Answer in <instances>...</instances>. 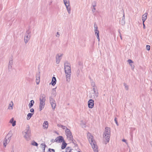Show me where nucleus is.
<instances>
[{"instance_id":"58","label":"nucleus","mask_w":152,"mask_h":152,"mask_svg":"<svg viewBox=\"0 0 152 152\" xmlns=\"http://www.w3.org/2000/svg\"><path fill=\"white\" fill-rule=\"evenodd\" d=\"M77 152H80V151H78Z\"/></svg>"},{"instance_id":"24","label":"nucleus","mask_w":152,"mask_h":152,"mask_svg":"<svg viewBox=\"0 0 152 152\" xmlns=\"http://www.w3.org/2000/svg\"><path fill=\"white\" fill-rule=\"evenodd\" d=\"M69 140L72 141V142L73 143L75 146H77V144H76V142L75 140L74 139L73 137H72V138H69Z\"/></svg>"},{"instance_id":"54","label":"nucleus","mask_w":152,"mask_h":152,"mask_svg":"<svg viewBox=\"0 0 152 152\" xmlns=\"http://www.w3.org/2000/svg\"><path fill=\"white\" fill-rule=\"evenodd\" d=\"M61 126H63L62 125H61V124H58V126L59 127H61Z\"/></svg>"},{"instance_id":"40","label":"nucleus","mask_w":152,"mask_h":152,"mask_svg":"<svg viewBox=\"0 0 152 152\" xmlns=\"http://www.w3.org/2000/svg\"><path fill=\"white\" fill-rule=\"evenodd\" d=\"M12 60L10 61L9 63V65L12 66Z\"/></svg>"},{"instance_id":"6","label":"nucleus","mask_w":152,"mask_h":152,"mask_svg":"<svg viewBox=\"0 0 152 152\" xmlns=\"http://www.w3.org/2000/svg\"><path fill=\"white\" fill-rule=\"evenodd\" d=\"M31 33V31L29 30H28L26 31V33L24 37V41L26 44L27 43L28 41L29 40L30 36L29 34Z\"/></svg>"},{"instance_id":"53","label":"nucleus","mask_w":152,"mask_h":152,"mask_svg":"<svg viewBox=\"0 0 152 152\" xmlns=\"http://www.w3.org/2000/svg\"><path fill=\"white\" fill-rule=\"evenodd\" d=\"M143 24V28L144 29H145V24L144 23H143V24Z\"/></svg>"},{"instance_id":"33","label":"nucleus","mask_w":152,"mask_h":152,"mask_svg":"<svg viewBox=\"0 0 152 152\" xmlns=\"http://www.w3.org/2000/svg\"><path fill=\"white\" fill-rule=\"evenodd\" d=\"M48 151L50 152H55V150L53 149L49 148L48 149Z\"/></svg>"},{"instance_id":"12","label":"nucleus","mask_w":152,"mask_h":152,"mask_svg":"<svg viewBox=\"0 0 152 152\" xmlns=\"http://www.w3.org/2000/svg\"><path fill=\"white\" fill-rule=\"evenodd\" d=\"M40 76V72L39 71L38 73L36 75V82L37 85H38L39 83Z\"/></svg>"},{"instance_id":"18","label":"nucleus","mask_w":152,"mask_h":152,"mask_svg":"<svg viewBox=\"0 0 152 152\" xmlns=\"http://www.w3.org/2000/svg\"><path fill=\"white\" fill-rule=\"evenodd\" d=\"M10 122L12 124V126H14L16 125V121H14L13 118H12L10 120Z\"/></svg>"},{"instance_id":"34","label":"nucleus","mask_w":152,"mask_h":152,"mask_svg":"<svg viewBox=\"0 0 152 152\" xmlns=\"http://www.w3.org/2000/svg\"><path fill=\"white\" fill-rule=\"evenodd\" d=\"M146 49L147 50H149L150 49V46L149 45H147L146 46Z\"/></svg>"},{"instance_id":"59","label":"nucleus","mask_w":152,"mask_h":152,"mask_svg":"<svg viewBox=\"0 0 152 152\" xmlns=\"http://www.w3.org/2000/svg\"><path fill=\"white\" fill-rule=\"evenodd\" d=\"M53 140H54L53 139H52V141H53Z\"/></svg>"},{"instance_id":"22","label":"nucleus","mask_w":152,"mask_h":152,"mask_svg":"<svg viewBox=\"0 0 152 152\" xmlns=\"http://www.w3.org/2000/svg\"><path fill=\"white\" fill-rule=\"evenodd\" d=\"M63 1L64 4L65 5L66 8H67V7H69L70 6L69 2V1H67L66 0H64Z\"/></svg>"},{"instance_id":"55","label":"nucleus","mask_w":152,"mask_h":152,"mask_svg":"<svg viewBox=\"0 0 152 152\" xmlns=\"http://www.w3.org/2000/svg\"><path fill=\"white\" fill-rule=\"evenodd\" d=\"M150 144L151 145V146H152V142H150Z\"/></svg>"},{"instance_id":"37","label":"nucleus","mask_w":152,"mask_h":152,"mask_svg":"<svg viewBox=\"0 0 152 152\" xmlns=\"http://www.w3.org/2000/svg\"><path fill=\"white\" fill-rule=\"evenodd\" d=\"M114 121H115L116 123V124L117 125V126H118V121H117V118H114Z\"/></svg>"},{"instance_id":"15","label":"nucleus","mask_w":152,"mask_h":152,"mask_svg":"<svg viewBox=\"0 0 152 152\" xmlns=\"http://www.w3.org/2000/svg\"><path fill=\"white\" fill-rule=\"evenodd\" d=\"M62 56V55L61 54L60 55H59L58 54H57L56 58V63L57 64H59L60 62V58Z\"/></svg>"},{"instance_id":"21","label":"nucleus","mask_w":152,"mask_h":152,"mask_svg":"<svg viewBox=\"0 0 152 152\" xmlns=\"http://www.w3.org/2000/svg\"><path fill=\"white\" fill-rule=\"evenodd\" d=\"M34 103V102L33 100H32L30 101V103L28 104V106L30 108H31L33 106Z\"/></svg>"},{"instance_id":"44","label":"nucleus","mask_w":152,"mask_h":152,"mask_svg":"<svg viewBox=\"0 0 152 152\" xmlns=\"http://www.w3.org/2000/svg\"><path fill=\"white\" fill-rule=\"evenodd\" d=\"M91 86H92L94 87H94L95 86V83L93 82H92L91 83Z\"/></svg>"},{"instance_id":"14","label":"nucleus","mask_w":152,"mask_h":152,"mask_svg":"<svg viewBox=\"0 0 152 152\" xmlns=\"http://www.w3.org/2000/svg\"><path fill=\"white\" fill-rule=\"evenodd\" d=\"M96 2L95 1L93 2L92 3V6L93 7V8L92 9V11L93 13H94L96 10L95 7L96 6Z\"/></svg>"},{"instance_id":"20","label":"nucleus","mask_w":152,"mask_h":152,"mask_svg":"<svg viewBox=\"0 0 152 152\" xmlns=\"http://www.w3.org/2000/svg\"><path fill=\"white\" fill-rule=\"evenodd\" d=\"M48 121H45L44 122L43 124V126L45 128L47 129L48 127Z\"/></svg>"},{"instance_id":"23","label":"nucleus","mask_w":152,"mask_h":152,"mask_svg":"<svg viewBox=\"0 0 152 152\" xmlns=\"http://www.w3.org/2000/svg\"><path fill=\"white\" fill-rule=\"evenodd\" d=\"M33 115V113H29L27 115V119L29 120Z\"/></svg>"},{"instance_id":"16","label":"nucleus","mask_w":152,"mask_h":152,"mask_svg":"<svg viewBox=\"0 0 152 152\" xmlns=\"http://www.w3.org/2000/svg\"><path fill=\"white\" fill-rule=\"evenodd\" d=\"M121 24L122 25L124 26L125 25V15L124 13L122 17V18L121 21Z\"/></svg>"},{"instance_id":"1","label":"nucleus","mask_w":152,"mask_h":152,"mask_svg":"<svg viewBox=\"0 0 152 152\" xmlns=\"http://www.w3.org/2000/svg\"><path fill=\"white\" fill-rule=\"evenodd\" d=\"M110 129L109 127H106L105 128V131L104 132L103 135V137L105 139L107 142L105 143V144H106L107 142H108L110 140Z\"/></svg>"},{"instance_id":"51","label":"nucleus","mask_w":152,"mask_h":152,"mask_svg":"<svg viewBox=\"0 0 152 152\" xmlns=\"http://www.w3.org/2000/svg\"><path fill=\"white\" fill-rule=\"evenodd\" d=\"M142 24L144 23V22L146 20H145L144 19H142Z\"/></svg>"},{"instance_id":"60","label":"nucleus","mask_w":152,"mask_h":152,"mask_svg":"<svg viewBox=\"0 0 152 152\" xmlns=\"http://www.w3.org/2000/svg\"><path fill=\"white\" fill-rule=\"evenodd\" d=\"M70 152H72L70 151Z\"/></svg>"},{"instance_id":"27","label":"nucleus","mask_w":152,"mask_h":152,"mask_svg":"<svg viewBox=\"0 0 152 152\" xmlns=\"http://www.w3.org/2000/svg\"><path fill=\"white\" fill-rule=\"evenodd\" d=\"M148 15V13H145L142 16V19H144L146 20L147 18V16Z\"/></svg>"},{"instance_id":"17","label":"nucleus","mask_w":152,"mask_h":152,"mask_svg":"<svg viewBox=\"0 0 152 152\" xmlns=\"http://www.w3.org/2000/svg\"><path fill=\"white\" fill-rule=\"evenodd\" d=\"M62 142V143L61 146V149H64L66 148L67 144L65 142V140Z\"/></svg>"},{"instance_id":"47","label":"nucleus","mask_w":152,"mask_h":152,"mask_svg":"<svg viewBox=\"0 0 152 152\" xmlns=\"http://www.w3.org/2000/svg\"><path fill=\"white\" fill-rule=\"evenodd\" d=\"M12 66H10V65H9V66H8V69L9 70H10V69H11V68H12Z\"/></svg>"},{"instance_id":"29","label":"nucleus","mask_w":152,"mask_h":152,"mask_svg":"<svg viewBox=\"0 0 152 152\" xmlns=\"http://www.w3.org/2000/svg\"><path fill=\"white\" fill-rule=\"evenodd\" d=\"M31 144L33 146H37L38 145V144L34 141H32Z\"/></svg>"},{"instance_id":"11","label":"nucleus","mask_w":152,"mask_h":152,"mask_svg":"<svg viewBox=\"0 0 152 152\" xmlns=\"http://www.w3.org/2000/svg\"><path fill=\"white\" fill-rule=\"evenodd\" d=\"M64 140V138L62 136H59L57 137L55 139L54 141L56 142H62Z\"/></svg>"},{"instance_id":"26","label":"nucleus","mask_w":152,"mask_h":152,"mask_svg":"<svg viewBox=\"0 0 152 152\" xmlns=\"http://www.w3.org/2000/svg\"><path fill=\"white\" fill-rule=\"evenodd\" d=\"M41 145H42V146H43V147H42V152H45V149L46 146V145L44 143H42Z\"/></svg>"},{"instance_id":"56","label":"nucleus","mask_w":152,"mask_h":152,"mask_svg":"<svg viewBox=\"0 0 152 152\" xmlns=\"http://www.w3.org/2000/svg\"><path fill=\"white\" fill-rule=\"evenodd\" d=\"M83 127H86V126L85 124H84L83 126Z\"/></svg>"},{"instance_id":"48","label":"nucleus","mask_w":152,"mask_h":152,"mask_svg":"<svg viewBox=\"0 0 152 152\" xmlns=\"http://www.w3.org/2000/svg\"><path fill=\"white\" fill-rule=\"evenodd\" d=\"M69 64V63L68 61H66L65 63L64 64V65L65 64L66 65H69L68 64Z\"/></svg>"},{"instance_id":"61","label":"nucleus","mask_w":152,"mask_h":152,"mask_svg":"<svg viewBox=\"0 0 152 152\" xmlns=\"http://www.w3.org/2000/svg\"><path fill=\"white\" fill-rule=\"evenodd\" d=\"M62 152H64V151H62Z\"/></svg>"},{"instance_id":"43","label":"nucleus","mask_w":152,"mask_h":152,"mask_svg":"<svg viewBox=\"0 0 152 152\" xmlns=\"http://www.w3.org/2000/svg\"><path fill=\"white\" fill-rule=\"evenodd\" d=\"M30 112L31 113H33L34 114V109L33 108H31L30 109Z\"/></svg>"},{"instance_id":"7","label":"nucleus","mask_w":152,"mask_h":152,"mask_svg":"<svg viewBox=\"0 0 152 152\" xmlns=\"http://www.w3.org/2000/svg\"><path fill=\"white\" fill-rule=\"evenodd\" d=\"M49 100L52 109L54 110L56 106L55 101L51 97H50Z\"/></svg>"},{"instance_id":"9","label":"nucleus","mask_w":152,"mask_h":152,"mask_svg":"<svg viewBox=\"0 0 152 152\" xmlns=\"http://www.w3.org/2000/svg\"><path fill=\"white\" fill-rule=\"evenodd\" d=\"M65 132L66 134L67 137L68 138L69 137V138H72L73 136L72 134V132L70 131V130L67 128L65 129Z\"/></svg>"},{"instance_id":"36","label":"nucleus","mask_w":152,"mask_h":152,"mask_svg":"<svg viewBox=\"0 0 152 152\" xmlns=\"http://www.w3.org/2000/svg\"><path fill=\"white\" fill-rule=\"evenodd\" d=\"M95 34L96 36H99V30L97 31H95Z\"/></svg>"},{"instance_id":"5","label":"nucleus","mask_w":152,"mask_h":152,"mask_svg":"<svg viewBox=\"0 0 152 152\" xmlns=\"http://www.w3.org/2000/svg\"><path fill=\"white\" fill-rule=\"evenodd\" d=\"M46 101L45 96L43 94H41L40 96L39 101L40 105L42 106V104L45 105Z\"/></svg>"},{"instance_id":"13","label":"nucleus","mask_w":152,"mask_h":152,"mask_svg":"<svg viewBox=\"0 0 152 152\" xmlns=\"http://www.w3.org/2000/svg\"><path fill=\"white\" fill-rule=\"evenodd\" d=\"M56 78L54 77H53L52 78L51 83L50 84H51L52 86H54L56 84Z\"/></svg>"},{"instance_id":"46","label":"nucleus","mask_w":152,"mask_h":152,"mask_svg":"<svg viewBox=\"0 0 152 152\" xmlns=\"http://www.w3.org/2000/svg\"><path fill=\"white\" fill-rule=\"evenodd\" d=\"M59 34L58 32H57L56 33V37H59Z\"/></svg>"},{"instance_id":"3","label":"nucleus","mask_w":152,"mask_h":152,"mask_svg":"<svg viewBox=\"0 0 152 152\" xmlns=\"http://www.w3.org/2000/svg\"><path fill=\"white\" fill-rule=\"evenodd\" d=\"M24 132L25 134L24 136V137L27 140H28L30 139V137L31 136V131L29 126L28 125L26 127Z\"/></svg>"},{"instance_id":"30","label":"nucleus","mask_w":152,"mask_h":152,"mask_svg":"<svg viewBox=\"0 0 152 152\" xmlns=\"http://www.w3.org/2000/svg\"><path fill=\"white\" fill-rule=\"evenodd\" d=\"M43 105L42 106L41 105H40V104H39V110L40 111H41L44 108L45 105Z\"/></svg>"},{"instance_id":"39","label":"nucleus","mask_w":152,"mask_h":152,"mask_svg":"<svg viewBox=\"0 0 152 152\" xmlns=\"http://www.w3.org/2000/svg\"><path fill=\"white\" fill-rule=\"evenodd\" d=\"M124 86H125V89L126 90H127L128 89V86L125 83H124Z\"/></svg>"},{"instance_id":"8","label":"nucleus","mask_w":152,"mask_h":152,"mask_svg":"<svg viewBox=\"0 0 152 152\" xmlns=\"http://www.w3.org/2000/svg\"><path fill=\"white\" fill-rule=\"evenodd\" d=\"M64 71L66 74L71 73V69L70 66L69 65L64 64Z\"/></svg>"},{"instance_id":"41","label":"nucleus","mask_w":152,"mask_h":152,"mask_svg":"<svg viewBox=\"0 0 152 152\" xmlns=\"http://www.w3.org/2000/svg\"><path fill=\"white\" fill-rule=\"evenodd\" d=\"M12 102V104H9V108H10V107H11V109H12V106L13 105V103Z\"/></svg>"},{"instance_id":"2","label":"nucleus","mask_w":152,"mask_h":152,"mask_svg":"<svg viewBox=\"0 0 152 152\" xmlns=\"http://www.w3.org/2000/svg\"><path fill=\"white\" fill-rule=\"evenodd\" d=\"M89 141L92 146L94 152H98L97 146L94 140L93 139L92 136H91L89 137Z\"/></svg>"},{"instance_id":"38","label":"nucleus","mask_w":152,"mask_h":152,"mask_svg":"<svg viewBox=\"0 0 152 152\" xmlns=\"http://www.w3.org/2000/svg\"><path fill=\"white\" fill-rule=\"evenodd\" d=\"M65 150H67L68 151L70 150V151H71L72 150V148L71 147H68L66 148Z\"/></svg>"},{"instance_id":"25","label":"nucleus","mask_w":152,"mask_h":152,"mask_svg":"<svg viewBox=\"0 0 152 152\" xmlns=\"http://www.w3.org/2000/svg\"><path fill=\"white\" fill-rule=\"evenodd\" d=\"M52 95L54 97H55L56 96V88H54L52 90Z\"/></svg>"},{"instance_id":"28","label":"nucleus","mask_w":152,"mask_h":152,"mask_svg":"<svg viewBox=\"0 0 152 152\" xmlns=\"http://www.w3.org/2000/svg\"><path fill=\"white\" fill-rule=\"evenodd\" d=\"M93 90L94 91V94L95 96L97 97L98 96V93L97 92H96V90L95 88H93Z\"/></svg>"},{"instance_id":"31","label":"nucleus","mask_w":152,"mask_h":152,"mask_svg":"<svg viewBox=\"0 0 152 152\" xmlns=\"http://www.w3.org/2000/svg\"><path fill=\"white\" fill-rule=\"evenodd\" d=\"M66 8L68 13L70 14L71 13V8L70 6H69V7H67Z\"/></svg>"},{"instance_id":"42","label":"nucleus","mask_w":152,"mask_h":152,"mask_svg":"<svg viewBox=\"0 0 152 152\" xmlns=\"http://www.w3.org/2000/svg\"><path fill=\"white\" fill-rule=\"evenodd\" d=\"M129 65L131 66V67H132V69H134V65L132 64H130Z\"/></svg>"},{"instance_id":"57","label":"nucleus","mask_w":152,"mask_h":152,"mask_svg":"<svg viewBox=\"0 0 152 152\" xmlns=\"http://www.w3.org/2000/svg\"><path fill=\"white\" fill-rule=\"evenodd\" d=\"M11 152H14V151L13 150H12L11 151Z\"/></svg>"},{"instance_id":"35","label":"nucleus","mask_w":152,"mask_h":152,"mask_svg":"<svg viewBox=\"0 0 152 152\" xmlns=\"http://www.w3.org/2000/svg\"><path fill=\"white\" fill-rule=\"evenodd\" d=\"M127 61L129 64H132L133 63V61L131 59H128Z\"/></svg>"},{"instance_id":"50","label":"nucleus","mask_w":152,"mask_h":152,"mask_svg":"<svg viewBox=\"0 0 152 152\" xmlns=\"http://www.w3.org/2000/svg\"><path fill=\"white\" fill-rule=\"evenodd\" d=\"M97 37V39L98 40V41H100V38H99V36H96Z\"/></svg>"},{"instance_id":"52","label":"nucleus","mask_w":152,"mask_h":152,"mask_svg":"<svg viewBox=\"0 0 152 152\" xmlns=\"http://www.w3.org/2000/svg\"><path fill=\"white\" fill-rule=\"evenodd\" d=\"M122 141L124 142H126V140L124 139L122 140Z\"/></svg>"},{"instance_id":"45","label":"nucleus","mask_w":152,"mask_h":152,"mask_svg":"<svg viewBox=\"0 0 152 152\" xmlns=\"http://www.w3.org/2000/svg\"><path fill=\"white\" fill-rule=\"evenodd\" d=\"M61 128L63 129H66V128H67L66 126H64L63 125V126H61Z\"/></svg>"},{"instance_id":"49","label":"nucleus","mask_w":152,"mask_h":152,"mask_svg":"<svg viewBox=\"0 0 152 152\" xmlns=\"http://www.w3.org/2000/svg\"><path fill=\"white\" fill-rule=\"evenodd\" d=\"M119 33H120V37L121 38V39H122V36L121 35V34L119 31Z\"/></svg>"},{"instance_id":"10","label":"nucleus","mask_w":152,"mask_h":152,"mask_svg":"<svg viewBox=\"0 0 152 152\" xmlns=\"http://www.w3.org/2000/svg\"><path fill=\"white\" fill-rule=\"evenodd\" d=\"M88 107L90 108H92L94 106V100L92 99H89L88 102Z\"/></svg>"},{"instance_id":"19","label":"nucleus","mask_w":152,"mask_h":152,"mask_svg":"<svg viewBox=\"0 0 152 152\" xmlns=\"http://www.w3.org/2000/svg\"><path fill=\"white\" fill-rule=\"evenodd\" d=\"M66 74V81L68 82H69L70 80V77L71 76V73L69 74L67 73Z\"/></svg>"},{"instance_id":"4","label":"nucleus","mask_w":152,"mask_h":152,"mask_svg":"<svg viewBox=\"0 0 152 152\" xmlns=\"http://www.w3.org/2000/svg\"><path fill=\"white\" fill-rule=\"evenodd\" d=\"M11 136L12 133L11 131H10L9 132L8 134L6 136L3 141V145L4 147H5L7 144L9 142L11 139Z\"/></svg>"},{"instance_id":"32","label":"nucleus","mask_w":152,"mask_h":152,"mask_svg":"<svg viewBox=\"0 0 152 152\" xmlns=\"http://www.w3.org/2000/svg\"><path fill=\"white\" fill-rule=\"evenodd\" d=\"M94 27L95 31H98V27L97 25L95 23L94 24Z\"/></svg>"}]
</instances>
